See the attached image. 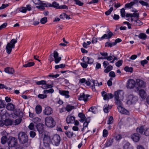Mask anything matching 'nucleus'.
I'll list each match as a JSON object with an SVG mask.
<instances>
[{
    "instance_id": "1",
    "label": "nucleus",
    "mask_w": 149,
    "mask_h": 149,
    "mask_svg": "<svg viewBox=\"0 0 149 149\" xmlns=\"http://www.w3.org/2000/svg\"><path fill=\"white\" fill-rule=\"evenodd\" d=\"M18 138L19 142L23 146H28V139L27 134L24 132H20L18 134Z\"/></svg>"
},
{
    "instance_id": "2",
    "label": "nucleus",
    "mask_w": 149,
    "mask_h": 149,
    "mask_svg": "<svg viewBox=\"0 0 149 149\" xmlns=\"http://www.w3.org/2000/svg\"><path fill=\"white\" fill-rule=\"evenodd\" d=\"M17 42V39H12L9 43L7 45L6 49L7 53L9 54L10 53L12 48H14L15 47V44Z\"/></svg>"
},
{
    "instance_id": "3",
    "label": "nucleus",
    "mask_w": 149,
    "mask_h": 149,
    "mask_svg": "<svg viewBox=\"0 0 149 149\" xmlns=\"http://www.w3.org/2000/svg\"><path fill=\"white\" fill-rule=\"evenodd\" d=\"M135 88L137 90L140 89H144L146 87V83L140 79H137L136 80Z\"/></svg>"
},
{
    "instance_id": "4",
    "label": "nucleus",
    "mask_w": 149,
    "mask_h": 149,
    "mask_svg": "<svg viewBox=\"0 0 149 149\" xmlns=\"http://www.w3.org/2000/svg\"><path fill=\"white\" fill-rule=\"evenodd\" d=\"M55 59V62L56 63H58L61 60V57L58 56V54L57 52L56 51H54L53 54H51L49 57V59L50 61V62L53 61L54 60V58H53V56Z\"/></svg>"
},
{
    "instance_id": "5",
    "label": "nucleus",
    "mask_w": 149,
    "mask_h": 149,
    "mask_svg": "<svg viewBox=\"0 0 149 149\" xmlns=\"http://www.w3.org/2000/svg\"><path fill=\"white\" fill-rule=\"evenodd\" d=\"M45 125L48 127H53L55 125V122L53 118L50 116L45 118Z\"/></svg>"
},
{
    "instance_id": "6",
    "label": "nucleus",
    "mask_w": 149,
    "mask_h": 149,
    "mask_svg": "<svg viewBox=\"0 0 149 149\" xmlns=\"http://www.w3.org/2000/svg\"><path fill=\"white\" fill-rule=\"evenodd\" d=\"M7 143L9 147H14L17 144V139L16 138L10 136L7 140Z\"/></svg>"
},
{
    "instance_id": "7",
    "label": "nucleus",
    "mask_w": 149,
    "mask_h": 149,
    "mask_svg": "<svg viewBox=\"0 0 149 149\" xmlns=\"http://www.w3.org/2000/svg\"><path fill=\"white\" fill-rule=\"evenodd\" d=\"M61 139L60 136L56 134L54 135L52 139V143L56 146H58L60 143Z\"/></svg>"
},
{
    "instance_id": "8",
    "label": "nucleus",
    "mask_w": 149,
    "mask_h": 149,
    "mask_svg": "<svg viewBox=\"0 0 149 149\" xmlns=\"http://www.w3.org/2000/svg\"><path fill=\"white\" fill-rule=\"evenodd\" d=\"M15 106L11 103H9L7 104L6 105V108L8 111H14V113L16 116L19 115V113L18 112L15 111L14 109L15 108Z\"/></svg>"
},
{
    "instance_id": "9",
    "label": "nucleus",
    "mask_w": 149,
    "mask_h": 149,
    "mask_svg": "<svg viewBox=\"0 0 149 149\" xmlns=\"http://www.w3.org/2000/svg\"><path fill=\"white\" fill-rule=\"evenodd\" d=\"M135 81L133 79H128L127 83L126 86L127 88L129 89L133 88L135 87Z\"/></svg>"
},
{
    "instance_id": "10",
    "label": "nucleus",
    "mask_w": 149,
    "mask_h": 149,
    "mask_svg": "<svg viewBox=\"0 0 149 149\" xmlns=\"http://www.w3.org/2000/svg\"><path fill=\"white\" fill-rule=\"evenodd\" d=\"M113 34L112 32L109 30V29L107 30V34H104L99 39L100 40H102L104 39H109L111 38L113 36Z\"/></svg>"
},
{
    "instance_id": "11",
    "label": "nucleus",
    "mask_w": 149,
    "mask_h": 149,
    "mask_svg": "<svg viewBox=\"0 0 149 149\" xmlns=\"http://www.w3.org/2000/svg\"><path fill=\"white\" fill-rule=\"evenodd\" d=\"M102 96L103 97L104 100H109L113 97V95L111 93H107L103 91L101 92Z\"/></svg>"
},
{
    "instance_id": "12",
    "label": "nucleus",
    "mask_w": 149,
    "mask_h": 149,
    "mask_svg": "<svg viewBox=\"0 0 149 149\" xmlns=\"http://www.w3.org/2000/svg\"><path fill=\"white\" fill-rule=\"evenodd\" d=\"M123 92L121 91H119L115 92L114 94V96L115 99H120L123 97Z\"/></svg>"
},
{
    "instance_id": "13",
    "label": "nucleus",
    "mask_w": 149,
    "mask_h": 149,
    "mask_svg": "<svg viewBox=\"0 0 149 149\" xmlns=\"http://www.w3.org/2000/svg\"><path fill=\"white\" fill-rule=\"evenodd\" d=\"M128 100L127 102L129 104L134 103L137 100V97H134L132 95H129L128 97Z\"/></svg>"
},
{
    "instance_id": "14",
    "label": "nucleus",
    "mask_w": 149,
    "mask_h": 149,
    "mask_svg": "<svg viewBox=\"0 0 149 149\" xmlns=\"http://www.w3.org/2000/svg\"><path fill=\"white\" fill-rule=\"evenodd\" d=\"M59 93L61 95L64 96L65 98H68L70 97L69 95V92L68 91L59 90Z\"/></svg>"
},
{
    "instance_id": "15",
    "label": "nucleus",
    "mask_w": 149,
    "mask_h": 149,
    "mask_svg": "<svg viewBox=\"0 0 149 149\" xmlns=\"http://www.w3.org/2000/svg\"><path fill=\"white\" fill-rule=\"evenodd\" d=\"M89 96L88 95H85L84 93H82L79 96L78 100H84L85 102L88 100V98Z\"/></svg>"
},
{
    "instance_id": "16",
    "label": "nucleus",
    "mask_w": 149,
    "mask_h": 149,
    "mask_svg": "<svg viewBox=\"0 0 149 149\" xmlns=\"http://www.w3.org/2000/svg\"><path fill=\"white\" fill-rule=\"evenodd\" d=\"M131 138L135 142H138L140 139V135L138 133H134L131 135Z\"/></svg>"
},
{
    "instance_id": "17",
    "label": "nucleus",
    "mask_w": 149,
    "mask_h": 149,
    "mask_svg": "<svg viewBox=\"0 0 149 149\" xmlns=\"http://www.w3.org/2000/svg\"><path fill=\"white\" fill-rule=\"evenodd\" d=\"M43 112L45 114L48 116L53 113V110L50 107H45Z\"/></svg>"
},
{
    "instance_id": "18",
    "label": "nucleus",
    "mask_w": 149,
    "mask_h": 149,
    "mask_svg": "<svg viewBox=\"0 0 149 149\" xmlns=\"http://www.w3.org/2000/svg\"><path fill=\"white\" fill-rule=\"evenodd\" d=\"M137 91H139V95L141 98L143 99L146 98V94L144 89H140Z\"/></svg>"
},
{
    "instance_id": "19",
    "label": "nucleus",
    "mask_w": 149,
    "mask_h": 149,
    "mask_svg": "<svg viewBox=\"0 0 149 149\" xmlns=\"http://www.w3.org/2000/svg\"><path fill=\"white\" fill-rule=\"evenodd\" d=\"M75 120V117L71 115L68 116L66 119V121L68 123H74Z\"/></svg>"
},
{
    "instance_id": "20",
    "label": "nucleus",
    "mask_w": 149,
    "mask_h": 149,
    "mask_svg": "<svg viewBox=\"0 0 149 149\" xmlns=\"http://www.w3.org/2000/svg\"><path fill=\"white\" fill-rule=\"evenodd\" d=\"M43 126V124L40 123H39L37 125V129L40 134H42L44 132Z\"/></svg>"
},
{
    "instance_id": "21",
    "label": "nucleus",
    "mask_w": 149,
    "mask_h": 149,
    "mask_svg": "<svg viewBox=\"0 0 149 149\" xmlns=\"http://www.w3.org/2000/svg\"><path fill=\"white\" fill-rule=\"evenodd\" d=\"M84 59H86L87 61L86 62L88 64H92L94 61V60L93 58L89 57L84 56L82 59V61L84 62H85L84 60Z\"/></svg>"
},
{
    "instance_id": "22",
    "label": "nucleus",
    "mask_w": 149,
    "mask_h": 149,
    "mask_svg": "<svg viewBox=\"0 0 149 149\" xmlns=\"http://www.w3.org/2000/svg\"><path fill=\"white\" fill-rule=\"evenodd\" d=\"M4 71L6 73L9 74H12L14 72V70L12 68H11L9 67H7L5 69Z\"/></svg>"
},
{
    "instance_id": "23",
    "label": "nucleus",
    "mask_w": 149,
    "mask_h": 149,
    "mask_svg": "<svg viewBox=\"0 0 149 149\" xmlns=\"http://www.w3.org/2000/svg\"><path fill=\"white\" fill-rule=\"evenodd\" d=\"M113 142V139L112 138H110L107 140L105 145L106 147H109L112 144Z\"/></svg>"
},
{
    "instance_id": "24",
    "label": "nucleus",
    "mask_w": 149,
    "mask_h": 149,
    "mask_svg": "<svg viewBox=\"0 0 149 149\" xmlns=\"http://www.w3.org/2000/svg\"><path fill=\"white\" fill-rule=\"evenodd\" d=\"M36 112L37 114L40 113L42 111V108L41 106L40 105H37L35 108Z\"/></svg>"
},
{
    "instance_id": "25",
    "label": "nucleus",
    "mask_w": 149,
    "mask_h": 149,
    "mask_svg": "<svg viewBox=\"0 0 149 149\" xmlns=\"http://www.w3.org/2000/svg\"><path fill=\"white\" fill-rule=\"evenodd\" d=\"M13 121L10 119H8L4 120V125L8 126L11 125L13 123Z\"/></svg>"
},
{
    "instance_id": "26",
    "label": "nucleus",
    "mask_w": 149,
    "mask_h": 149,
    "mask_svg": "<svg viewBox=\"0 0 149 149\" xmlns=\"http://www.w3.org/2000/svg\"><path fill=\"white\" fill-rule=\"evenodd\" d=\"M111 107L109 108V105L107 104H105L103 107V110L104 112L105 113H108L109 111V109Z\"/></svg>"
},
{
    "instance_id": "27",
    "label": "nucleus",
    "mask_w": 149,
    "mask_h": 149,
    "mask_svg": "<svg viewBox=\"0 0 149 149\" xmlns=\"http://www.w3.org/2000/svg\"><path fill=\"white\" fill-rule=\"evenodd\" d=\"M74 108V106H72L70 104L67 105L65 108L66 110L68 112L71 111Z\"/></svg>"
},
{
    "instance_id": "28",
    "label": "nucleus",
    "mask_w": 149,
    "mask_h": 149,
    "mask_svg": "<svg viewBox=\"0 0 149 149\" xmlns=\"http://www.w3.org/2000/svg\"><path fill=\"white\" fill-rule=\"evenodd\" d=\"M138 36L139 38L145 40L146 39L147 36L145 34L141 33Z\"/></svg>"
},
{
    "instance_id": "29",
    "label": "nucleus",
    "mask_w": 149,
    "mask_h": 149,
    "mask_svg": "<svg viewBox=\"0 0 149 149\" xmlns=\"http://www.w3.org/2000/svg\"><path fill=\"white\" fill-rule=\"evenodd\" d=\"M113 66L111 65H110L106 68L104 70V72L106 73H108L113 69Z\"/></svg>"
},
{
    "instance_id": "30",
    "label": "nucleus",
    "mask_w": 149,
    "mask_h": 149,
    "mask_svg": "<svg viewBox=\"0 0 149 149\" xmlns=\"http://www.w3.org/2000/svg\"><path fill=\"white\" fill-rule=\"evenodd\" d=\"M145 129V128H144L143 126L141 127L140 128H137L136 129V131L137 132H139L141 134H143V133H144Z\"/></svg>"
},
{
    "instance_id": "31",
    "label": "nucleus",
    "mask_w": 149,
    "mask_h": 149,
    "mask_svg": "<svg viewBox=\"0 0 149 149\" xmlns=\"http://www.w3.org/2000/svg\"><path fill=\"white\" fill-rule=\"evenodd\" d=\"M90 119L89 118H87L86 119L84 123L83 126L84 127H87L88 123L90 122Z\"/></svg>"
},
{
    "instance_id": "32",
    "label": "nucleus",
    "mask_w": 149,
    "mask_h": 149,
    "mask_svg": "<svg viewBox=\"0 0 149 149\" xmlns=\"http://www.w3.org/2000/svg\"><path fill=\"white\" fill-rule=\"evenodd\" d=\"M8 139L6 136H3L1 138V142L2 144H4L6 143L7 141V142Z\"/></svg>"
},
{
    "instance_id": "33",
    "label": "nucleus",
    "mask_w": 149,
    "mask_h": 149,
    "mask_svg": "<svg viewBox=\"0 0 149 149\" xmlns=\"http://www.w3.org/2000/svg\"><path fill=\"white\" fill-rule=\"evenodd\" d=\"M124 69L127 72L132 73L133 72V68L132 67H129L126 66L125 67Z\"/></svg>"
},
{
    "instance_id": "34",
    "label": "nucleus",
    "mask_w": 149,
    "mask_h": 149,
    "mask_svg": "<svg viewBox=\"0 0 149 149\" xmlns=\"http://www.w3.org/2000/svg\"><path fill=\"white\" fill-rule=\"evenodd\" d=\"M34 63L33 62H30L24 65L23 66L24 67L26 68L33 66L34 65Z\"/></svg>"
},
{
    "instance_id": "35",
    "label": "nucleus",
    "mask_w": 149,
    "mask_h": 149,
    "mask_svg": "<svg viewBox=\"0 0 149 149\" xmlns=\"http://www.w3.org/2000/svg\"><path fill=\"white\" fill-rule=\"evenodd\" d=\"M89 111H91L93 113H95L97 112V108L95 107H92L89 109Z\"/></svg>"
},
{
    "instance_id": "36",
    "label": "nucleus",
    "mask_w": 149,
    "mask_h": 149,
    "mask_svg": "<svg viewBox=\"0 0 149 149\" xmlns=\"http://www.w3.org/2000/svg\"><path fill=\"white\" fill-rule=\"evenodd\" d=\"M116 45L115 44V42L114 43V42H107L105 43V46L111 47L115 45Z\"/></svg>"
},
{
    "instance_id": "37",
    "label": "nucleus",
    "mask_w": 149,
    "mask_h": 149,
    "mask_svg": "<svg viewBox=\"0 0 149 149\" xmlns=\"http://www.w3.org/2000/svg\"><path fill=\"white\" fill-rule=\"evenodd\" d=\"M66 135L69 138L72 137L74 135V133L73 132L68 131L65 132Z\"/></svg>"
},
{
    "instance_id": "38",
    "label": "nucleus",
    "mask_w": 149,
    "mask_h": 149,
    "mask_svg": "<svg viewBox=\"0 0 149 149\" xmlns=\"http://www.w3.org/2000/svg\"><path fill=\"white\" fill-rule=\"evenodd\" d=\"M142 24V22L139 19L135 20L134 23V24L136 25H141Z\"/></svg>"
},
{
    "instance_id": "39",
    "label": "nucleus",
    "mask_w": 149,
    "mask_h": 149,
    "mask_svg": "<svg viewBox=\"0 0 149 149\" xmlns=\"http://www.w3.org/2000/svg\"><path fill=\"white\" fill-rule=\"evenodd\" d=\"M139 3L142 6H146V7H149V3L146 2L142 0L139 1Z\"/></svg>"
},
{
    "instance_id": "40",
    "label": "nucleus",
    "mask_w": 149,
    "mask_h": 149,
    "mask_svg": "<svg viewBox=\"0 0 149 149\" xmlns=\"http://www.w3.org/2000/svg\"><path fill=\"white\" fill-rule=\"evenodd\" d=\"M6 105L5 102L4 100H0V109L5 107Z\"/></svg>"
},
{
    "instance_id": "41",
    "label": "nucleus",
    "mask_w": 149,
    "mask_h": 149,
    "mask_svg": "<svg viewBox=\"0 0 149 149\" xmlns=\"http://www.w3.org/2000/svg\"><path fill=\"white\" fill-rule=\"evenodd\" d=\"M52 7L56 9H58L59 7V6L58 3H57L55 1H54L52 3Z\"/></svg>"
},
{
    "instance_id": "42",
    "label": "nucleus",
    "mask_w": 149,
    "mask_h": 149,
    "mask_svg": "<svg viewBox=\"0 0 149 149\" xmlns=\"http://www.w3.org/2000/svg\"><path fill=\"white\" fill-rule=\"evenodd\" d=\"M134 4V2H132L130 3L126 4H125V7L127 8H130Z\"/></svg>"
},
{
    "instance_id": "43",
    "label": "nucleus",
    "mask_w": 149,
    "mask_h": 149,
    "mask_svg": "<svg viewBox=\"0 0 149 149\" xmlns=\"http://www.w3.org/2000/svg\"><path fill=\"white\" fill-rule=\"evenodd\" d=\"M46 83L45 81L44 80L37 81L36 83V84L38 85L45 84Z\"/></svg>"
},
{
    "instance_id": "44",
    "label": "nucleus",
    "mask_w": 149,
    "mask_h": 149,
    "mask_svg": "<svg viewBox=\"0 0 149 149\" xmlns=\"http://www.w3.org/2000/svg\"><path fill=\"white\" fill-rule=\"evenodd\" d=\"M65 66V64H62L60 65H55V68L56 69H58L59 68H64Z\"/></svg>"
},
{
    "instance_id": "45",
    "label": "nucleus",
    "mask_w": 149,
    "mask_h": 149,
    "mask_svg": "<svg viewBox=\"0 0 149 149\" xmlns=\"http://www.w3.org/2000/svg\"><path fill=\"white\" fill-rule=\"evenodd\" d=\"M115 101L118 107L122 106V103L120 99H115Z\"/></svg>"
},
{
    "instance_id": "46",
    "label": "nucleus",
    "mask_w": 149,
    "mask_h": 149,
    "mask_svg": "<svg viewBox=\"0 0 149 149\" xmlns=\"http://www.w3.org/2000/svg\"><path fill=\"white\" fill-rule=\"evenodd\" d=\"M54 91V89L52 88H51L49 90H44L43 92L45 94H47L48 93H52Z\"/></svg>"
},
{
    "instance_id": "47",
    "label": "nucleus",
    "mask_w": 149,
    "mask_h": 149,
    "mask_svg": "<svg viewBox=\"0 0 149 149\" xmlns=\"http://www.w3.org/2000/svg\"><path fill=\"white\" fill-rule=\"evenodd\" d=\"M47 21V18L46 17H44L42 18L40 20V23L42 24H44Z\"/></svg>"
},
{
    "instance_id": "48",
    "label": "nucleus",
    "mask_w": 149,
    "mask_h": 149,
    "mask_svg": "<svg viewBox=\"0 0 149 149\" xmlns=\"http://www.w3.org/2000/svg\"><path fill=\"white\" fill-rule=\"evenodd\" d=\"M146 136H149V128H146L144 130V133H143Z\"/></svg>"
},
{
    "instance_id": "49",
    "label": "nucleus",
    "mask_w": 149,
    "mask_h": 149,
    "mask_svg": "<svg viewBox=\"0 0 149 149\" xmlns=\"http://www.w3.org/2000/svg\"><path fill=\"white\" fill-rule=\"evenodd\" d=\"M113 10V8L111 7L107 11H106L105 13V14L107 15H109L112 11Z\"/></svg>"
},
{
    "instance_id": "50",
    "label": "nucleus",
    "mask_w": 149,
    "mask_h": 149,
    "mask_svg": "<svg viewBox=\"0 0 149 149\" xmlns=\"http://www.w3.org/2000/svg\"><path fill=\"white\" fill-rule=\"evenodd\" d=\"M74 1L75 2V3L80 6H82L84 3L79 0H74Z\"/></svg>"
},
{
    "instance_id": "51",
    "label": "nucleus",
    "mask_w": 149,
    "mask_h": 149,
    "mask_svg": "<svg viewBox=\"0 0 149 149\" xmlns=\"http://www.w3.org/2000/svg\"><path fill=\"white\" fill-rule=\"evenodd\" d=\"M113 118L112 116H110L109 118V119L107 121V124H110L113 123Z\"/></svg>"
},
{
    "instance_id": "52",
    "label": "nucleus",
    "mask_w": 149,
    "mask_h": 149,
    "mask_svg": "<svg viewBox=\"0 0 149 149\" xmlns=\"http://www.w3.org/2000/svg\"><path fill=\"white\" fill-rule=\"evenodd\" d=\"M120 13L121 17H123L125 16V11L124 8H123L121 9L120 10Z\"/></svg>"
},
{
    "instance_id": "53",
    "label": "nucleus",
    "mask_w": 149,
    "mask_h": 149,
    "mask_svg": "<svg viewBox=\"0 0 149 149\" xmlns=\"http://www.w3.org/2000/svg\"><path fill=\"white\" fill-rule=\"evenodd\" d=\"M58 9H68V6L65 5L59 6Z\"/></svg>"
},
{
    "instance_id": "54",
    "label": "nucleus",
    "mask_w": 149,
    "mask_h": 149,
    "mask_svg": "<svg viewBox=\"0 0 149 149\" xmlns=\"http://www.w3.org/2000/svg\"><path fill=\"white\" fill-rule=\"evenodd\" d=\"M92 82L93 83V85L92 86V87L93 88V87H94L95 86H98V85H99L98 83V81L96 80H93L92 81Z\"/></svg>"
},
{
    "instance_id": "55",
    "label": "nucleus",
    "mask_w": 149,
    "mask_h": 149,
    "mask_svg": "<svg viewBox=\"0 0 149 149\" xmlns=\"http://www.w3.org/2000/svg\"><path fill=\"white\" fill-rule=\"evenodd\" d=\"M38 96L39 98L43 99L46 98L47 97V95L39 94L38 95Z\"/></svg>"
},
{
    "instance_id": "56",
    "label": "nucleus",
    "mask_w": 149,
    "mask_h": 149,
    "mask_svg": "<svg viewBox=\"0 0 149 149\" xmlns=\"http://www.w3.org/2000/svg\"><path fill=\"white\" fill-rule=\"evenodd\" d=\"M5 88L6 89L11 90V88H8L4 84L0 83V88Z\"/></svg>"
},
{
    "instance_id": "57",
    "label": "nucleus",
    "mask_w": 149,
    "mask_h": 149,
    "mask_svg": "<svg viewBox=\"0 0 149 149\" xmlns=\"http://www.w3.org/2000/svg\"><path fill=\"white\" fill-rule=\"evenodd\" d=\"M123 63V61L122 60H120V61H118L116 63V65L118 67H119L121 65H122Z\"/></svg>"
},
{
    "instance_id": "58",
    "label": "nucleus",
    "mask_w": 149,
    "mask_h": 149,
    "mask_svg": "<svg viewBox=\"0 0 149 149\" xmlns=\"http://www.w3.org/2000/svg\"><path fill=\"white\" fill-rule=\"evenodd\" d=\"M22 121V119L19 118L16 119L15 121V125H18Z\"/></svg>"
},
{
    "instance_id": "59",
    "label": "nucleus",
    "mask_w": 149,
    "mask_h": 149,
    "mask_svg": "<svg viewBox=\"0 0 149 149\" xmlns=\"http://www.w3.org/2000/svg\"><path fill=\"white\" fill-rule=\"evenodd\" d=\"M122 138V136L120 134H118L115 136L116 139L117 141L120 140Z\"/></svg>"
},
{
    "instance_id": "60",
    "label": "nucleus",
    "mask_w": 149,
    "mask_h": 149,
    "mask_svg": "<svg viewBox=\"0 0 149 149\" xmlns=\"http://www.w3.org/2000/svg\"><path fill=\"white\" fill-rule=\"evenodd\" d=\"M45 5H43V4L42 5L36 6V7L38 9H40L42 10H43L45 9Z\"/></svg>"
},
{
    "instance_id": "61",
    "label": "nucleus",
    "mask_w": 149,
    "mask_h": 149,
    "mask_svg": "<svg viewBox=\"0 0 149 149\" xmlns=\"http://www.w3.org/2000/svg\"><path fill=\"white\" fill-rule=\"evenodd\" d=\"M81 65L83 68H86L88 66L87 63L86 62H85L84 63H81Z\"/></svg>"
},
{
    "instance_id": "62",
    "label": "nucleus",
    "mask_w": 149,
    "mask_h": 149,
    "mask_svg": "<svg viewBox=\"0 0 149 149\" xmlns=\"http://www.w3.org/2000/svg\"><path fill=\"white\" fill-rule=\"evenodd\" d=\"M108 131L104 129L103 130V136L104 137H107L108 135Z\"/></svg>"
},
{
    "instance_id": "63",
    "label": "nucleus",
    "mask_w": 149,
    "mask_h": 149,
    "mask_svg": "<svg viewBox=\"0 0 149 149\" xmlns=\"http://www.w3.org/2000/svg\"><path fill=\"white\" fill-rule=\"evenodd\" d=\"M109 76L111 77H114L116 76V75L113 71H111L109 73Z\"/></svg>"
},
{
    "instance_id": "64",
    "label": "nucleus",
    "mask_w": 149,
    "mask_h": 149,
    "mask_svg": "<svg viewBox=\"0 0 149 149\" xmlns=\"http://www.w3.org/2000/svg\"><path fill=\"white\" fill-rule=\"evenodd\" d=\"M30 135L31 137L34 138L36 135V133L34 132L31 131L30 132Z\"/></svg>"
}]
</instances>
